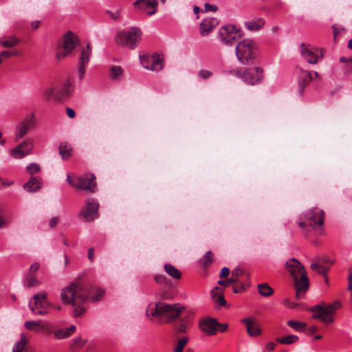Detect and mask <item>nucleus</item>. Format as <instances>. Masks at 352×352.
<instances>
[{
    "label": "nucleus",
    "mask_w": 352,
    "mask_h": 352,
    "mask_svg": "<svg viewBox=\"0 0 352 352\" xmlns=\"http://www.w3.org/2000/svg\"><path fill=\"white\" fill-rule=\"evenodd\" d=\"M104 296V291L100 288L91 287L88 289L77 283H72L63 289L60 294L62 301L74 307L75 317L81 316L85 312L83 305L89 299L96 302L101 300Z\"/></svg>",
    "instance_id": "nucleus-1"
},
{
    "label": "nucleus",
    "mask_w": 352,
    "mask_h": 352,
    "mask_svg": "<svg viewBox=\"0 0 352 352\" xmlns=\"http://www.w3.org/2000/svg\"><path fill=\"white\" fill-rule=\"evenodd\" d=\"M184 309L179 305L157 302L148 305L146 314L148 316L156 318L160 323H169L177 319Z\"/></svg>",
    "instance_id": "nucleus-2"
},
{
    "label": "nucleus",
    "mask_w": 352,
    "mask_h": 352,
    "mask_svg": "<svg viewBox=\"0 0 352 352\" xmlns=\"http://www.w3.org/2000/svg\"><path fill=\"white\" fill-rule=\"evenodd\" d=\"M286 269L294 278L296 298L300 299L308 290L309 283L307 272L302 264L296 258L289 260Z\"/></svg>",
    "instance_id": "nucleus-3"
},
{
    "label": "nucleus",
    "mask_w": 352,
    "mask_h": 352,
    "mask_svg": "<svg viewBox=\"0 0 352 352\" xmlns=\"http://www.w3.org/2000/svg\"><path fill=\"white\" fill-rule=\"evenodd\" d=\"M324 211L318 208H312L307 210L300 216L298 226L300 228H311L318 231L320 234L322 232L324 225Z\"/></svg>",
    "instance_id": "nucleus-4"
},
{
    "label": "nucleus",
    "mask_w": 352,
    "mask_h": 352,
    "mask_svg": "<svg viewBox=\"0 0 352 352\" xmlns=\"http://www.w3.org/2000/svg\"><path fill=\"white\" fill-rule=\"evenodd\" d=\"M341 305V302L337 300L331 304L316 305L310 308V311L313 313L314 319H320L328 325L334 322L333 316Z\"/></svg>",
    "instance_id": "nucleus-5"
},
{
    "label": "nucleus",
    "mask_w": 352,
    "mask_h": 352,
    "mask_svg": "<svg viewBox=\"0 0 352 352\" xmlns=\"http://www.w3.org/2000/svg\"><path fill=\"white\" fill-rule=\"evenodd\" d=\"M256 45L249 38L239 42L236 46L235 54L237 59L244 65H252L256 56Z\"/></svg>",
    "instance_id": "nucleus-6"
},
{
    "label": "nucleus",
    "mask_w": 352,
    "mask_h": 352,
    "mask_svg": "<svg viewBox=\"0 0 352 352\" xmlns=\"http://www.w3.org/2000/svg\"><path fill=\"white\" fill-rule=\"evenodd\" d=\"M142 32L137 27H133L129 32L121 31L116 36V42L122 46L134 49L141 40Z\"/></svg>",
    "instance_id": "nucleus-7"
},
{
    "label": "nucleus",
    "mask_w": 352,
    "mask_h": 352,
    "mask_svg": "<svg viewBox=\"0 0 352 352\" xmlns=\"http://www.w3.org/2000/svg\"><path fill=\"white\" fill-rule=\"evenodd\" d=\"M50 302L46 292H41L34 294L29 302L30 310L36 315H46L49 313Z\"/></svg>",
    "instance_id": "nucleus-8"
},
{
    "label": "nucleus",
    "mask_w": 352,
    "mask_h": 352,
    "mask_svg": "<svg viewBox=\"0 0 352 352\" xmlns=\"http://www.w3.org/2000/svg\"><path fill=\"white\" fill-rule=\"evenodd\" d=\"M241 36V30L235 25H226L221 27L218 32V39L226 45H232Z\"/></svg>",
    "instance_id": "nucleus-9"
},
{
    "label": "nucleus",
    "mask_w": 352,
    "mask_h": 352,
    "mask_svg": "<svg viewBox=\"0 0 352 352\" xmlns=\"http://www.w3.org/2000/svg\"><path fill=\"white\" fill-rule=\"evenodd\" d=\"M233 73L243 79L244 82L252 85L260 82L263 78V70L260 67L248 68L245 70H235Z\"/></svg>",
    "instance_id": "nucleus-10"
},
{
    "label": "nucleus",
    "mask_w": 352,
    "mask_h": 352,
    "mask_svg": "<svg viewBox=\"0 0 352 352\" xmlns=\"http://www.w3.org/2000/svg\"><path fill=\"white\" fill-rule=\"evenodd\" d=\"M300 53L304 59L309 64H316L324 57L322 48H316L305 43L300 45Z\"/></svg>",
    "instance_id": "nucleus-11"
},
{
    "label": "nucleus",
    "mask_w": 352,
    "mask_h": 352,
    "mask_svg": "<svg viewBox=\"0 0 352 352\" xmlns=\"http://www.w3.org/2000/svg\"><path fill=\"white\" fill-rule=\"evenodd\" d=\"M72 186L93 193L97 189L96 177L92 173H85L82 176L76 178V183L72 184Z\"/></svg>",
    "instance_id": "nucleus-12"
},
{
    "label": "nucleus",
    "mask_w": 352,
    "mask_h": 352,
    "mask_svg": "<svg viewBox=\"0 0 352 352\" xmlns=\"http://www.w3.org/2000/svg\"><path fill=\"white\" fill-rule=\"evenodd\" d=\"M99 203L95 199H87L85 201V206L80 212V217L85 221H94L98 217Z\"/></svg>",
    "instance_id": "nucleus-13"
},
{
    "label": "nucleus",
    "mask_w": 352,
    "mask_h": 352,
    "mask_svg": "<svg viewBox=\"0 0 352 352\" xmlns=\"http://www.w3.org/2000/svg\"><path fill=\"white\" fill-rule=\"evenodd\" d=\"M35 126L34 115L27 116L16 127L15 137L18 140L25 136Z\"/></svg>",
    "instance_id": "nucleus-14"
},
{
    "label": "nucleus",
    "mask_w": 352,
    "mask_h": 352,
    "mask_svg": "<svg viewBox=\"0 0 352 352\" xmlns=\"http://www.w3.org/2000/svg\"><path fill=\"white\" fill-rule=\"evenodd\" d=\"M33 149V141L28 139L23 141L14 148L11 150V155L16 159H21L23 157L32 153Z\"/></svg>",
    "instance_id": "nucleus-15"
},
{
    "label": "nucleus",
    "mask_w": 352,
    "mask_h": 352,
    "mask_svg": "<svg viewBox=\"0 0 352 352\" xmlns=\"http://www.w3.org/2000/svg\"><path fill=\"white\" fill-rule=\"evenodd\" d=\"M157 0H136L133 3L135 10L146 12L148 15H152L156 12Z\"/></svg>",
    "instance_id": "nucleus-16"
},
{
    "label": "nucleus",
    "mask_w": 352,
    "mask_h": 352,
    "mask_svg": "<svg viewBox=\"0 0 352 352\" xmlns=\"http://www.w3.org/2000/svg\"><path fill=\"white\" fill-rule=\"evenodd\" d=\"M91 55V47L89 43H87L86 47L82 49L78 61V75L80 78H82L85 75L86 66L89 63Z\"/></svg>",
    "instance_id": "nucleus-17"
},
{
    "label": "nucleus",
    "mask_w": 352,
    "mask_h": 352,
    "mask_svg": "<svg viewBox=\"0 0 352 352\" xmlns=\"http://www.w3.org/2000/svg\"><path fill=\"white\" fill-rule=\"evenodd\" d=\"M218 321L212 318L203 319L199 322L200 329L208 336H214L217 331Z\"/></svg>",
    "instance_id": "nucleus-18"
},
{
    "label": "nucleus",
    "mask_w": 352,
    "mask_h": 352,
    "mask_svg": "<svg viewBox=\"0 0 352 352\" xmlns=\"http://www.w3.org/2000/svg\"><path fill=\"white\" fill-rule=\"evenodd\" d=\"M241 322L245 325L247 333L250 337H257L262 333V331L254 318H245Z\"/></svg>",
    "instance_id": "nucleus-19"
},
{
    "label": "nucleus",
    "mask_w": 352,
    "mask_h": 352,
    "mask_svg": "<svg viewBox=\"0 0 352 352\" xmlns=\"http://www.w3.org/2000/svg\"><path fill=\"white\" fill-rule=\"evenodd\" d=\"M56 94L54 96V100L60 101L67 98L71 92V83L67 81L63 84L55 87Z\"/></svg>",
    "instance_id": "nucleus-20"
},
{
    "label": "nucleus",
    "mask_w": 352,
    "mask_h": 352,
    "mask_svg": "<svg viewBox=\"0 0 352 352\" xmlns=\"http://www.w3.org/2000/svg\"><path fill=\"white\" fill-rule=\"evenodd\" d=\"M79 40L73 32H67L64 37L63 47L64 50L67 52H72V51L78 44Z\"/></svg>",
    "instance_id": "nucleus-21"
},
{
    "label": "nucleus",
    "mask_w": 352,
    "mask_h": 352,
    "mask_svg": "<svg viewBox=\"0 0 352 352\" xmlns=\"http://www.w3.org/2000/svg\"><path fill=\"white\" fill-rule=\"evenodd\" d=\"M299 94L302 95V93L304 92L305 88L314 79V77L309 71L303 70L301 68L299 69Z\"/></svg>",
    "instance_id": "nucleus-22"
},
{
    "label": "nucleus",
    "mask_w": 352,
    "mask_h": 352,
    "mask_svg": "<svg viewBox=\"0 0 352 352\" xmlns=\"http://www.w3.org/2000/svg\"><path fill=\"white\" fill-rule=\"evenodd\" d=\"M216 18H208L204 19L200 24V34L201 36H207L211 32L217 25Z\"/></svg>",
    "instance_id": "nucleus-23"
},
{
    "label": "nucleus",
    "mask_w": 352,
    "mask_h": 352,
    "mask_svg": "<svg viewBox=\"0 0 352 352\" xmlns=\"http://www.w3.org/2000/svg\"><path fill=\"white\" fill-rule=\"evenodd\" d=\"M150 63V65H144V68L158 72L163 68L164 60L158 54H153L146 59Z\"/></svg>",
    "instance_id": "nucleus-24"
},
{
    "label": "nucleus",
    "mask_w": 352,
    "mask_h": 352,
    "mask_svg": "<svg viewBox=\"0 0 352 352\" xmlns=\"http://www.w3.org/2000/svg\"><path fill=\"white\" fill-rule=\"evenodd\" d=\"M42 186L41 179L38 177H32L23 185V188L28 192H36Z\"/></svg>",
    "instance_id": "nucleus-25"
},
{
    "label": "nucleus",
    "mask_w": 352,
    "mask_h": 352,
    "mask_svg": "<svg viewBox=\"0 0 352 352\" xmlns=\"http://www.w3.org/2000/svg\"><path fill=\"white\" fill-rule=\"evenodd\" d=\"M211 296L212 300L219 306H225L226 305V301L224 298L223 290L221 288L215 287L211 291Z\"/></svg>",
    "instance_id": "nucleus-26"
},
{
    "label": "nucleus",
    "mask_w": 352,
    "mask_h": 352,
    "mask_svg": "<svg viewBox=\"0 0 352 352\" xmlns=\"http://www.w3.org/2000/svg\"><path fill=\"white\" fill-rule=\"evenodd\" d=\"M76 329L75 325H71L69 328L55 331L54 332V336L55 338L58 340L67 338L75 332Z\"/></svg>",
    "instance_id": "nucleus-27"
},
{
    "label": "nucleus",
    "mask_w": 352,
    "mask_h": 352,
    "mask_svg": "<svg viewBox=\"0 0 352 352\" xmlns=\"http://www.w3.org/2000/svg\"><path fill=\"white\" fill-rule=\"evenodd\" d=\"M20 40L15 36H3L0 39V44L3 47L10 48L19 45Z\"/></svg>",
    "instance_id": "nucleus-28"
},
{
    "label": "nucleus",
    "mask_w": 352,
    "mask_h": 352,
    "mask_svg": "<svg viewBox=\"0 0 352 352\" xmlns=\"http://www.w3.org/2000/svg\"><path fill=\"white\" fill-rule=\"evenodd\" d=\"M265 24V21L262 18L255 19L252 21H248L245 23V25L249 30H258Z\"/></svg>",
    "instance_id": "nucleus-29"
},
{
    "label": "nucleus",
    "mask_w": 352,
    "mask_h": 352,
    "mask_svg": "<svg viewBox=\"0 0 352 352\" xmlns=\"http://www.w3.org/2000/svg\"><path fill=\"white\" fill-rule=\"evenodd\" d=\"M164 271L173 278L179 280L182 277V272L172 264L166 263L164 266Z\"/></svg>",
    "instance_id": "nucleus-30"
},
{
    "label": "nucleus",
    "mask_w": 352,
    "mask_h": 352,
    "mask_svg": "<svg viewBox=\"0 0 352 352\" xmlns=\"http://www.w3.org/2000/svg\"><path fill=\"white\" fill-rule=\"evenodd\" d=\"M257 288L259 294L263 297H269L274 294L273 288L266 283L258 284Z\"/></svg>",
    "instance_id": "nucleus-31"
},
{
    "label": "nucleus",
    "mask_w": 352,
    "mask_h": 352,
    "mask_svg": "<svg viewBox=\"0 0 352 352\" xmlns=\"http://www.w3.org/2000/svg\"><path fill=\"white\" fill-rule=\"evenodd\" d=\"M28 342V340L25 334L21 335L20 340L18 341L12 349V352H22Z\"/></svg>",
    "instance_id": "nucleus-32"
},
{
    "label": "nucleus",
    "mask_w": 352,
    "mask_h": 352,
    "mask_svg": "<svg viewBox=\"0 0 352 352\" xmlns=\"http://www.w3.org/2000/svg\"><path fill=\"white\" fill-rule=\"evenodd\" d=\"M87 343V340H83L80 336H78L72 340L69 344V349L72 351H78L83 347Z\"/></svg>",
    "instance_id": "nucleus-33"
},
{
    "label": "nucleus",
    "mask_w": 352,
    "mask_h": 352,
    "mask_svg": "<svg viewBox=\"0 0 352 352\" xmlns=\"http://www.w3.org/2000/svg\"><path fill=\"white\" fill-rule=\"evenodd\" d=\"M287 324L288 326L292 327L293 329H294L296 331L298 332H303L306 329L307 327V323L300 322L298 320H288L287 322Z\"/></svg>",
    "instance_id": "nucleus-34"
},
{
    "label": "nucleus",
    "mask_w": 352,
    "mask_h": 352,
    "mask_svg": "<svg viewBox=\"0 0 352 352\" xmlns=\"http://www.w3.org/2000/svg\"><path fill=\"white\" fill-rule=\"evenodd\" d=\"M72 148L67 144H60L59 146V153L63 160H66L72 155Z\"/></svg>",
    "instance_id": "nucleus-35"
},
{
    "label": "nucleus",
    "mask_w": 352,
    "mask_h": 352,
    "mask_svg": "<svg viewBox=\"0 0 352 352\" xmlns=\"http://www.w3.org/2000/svg\"><path fill=\"white\" fill-rule=\"evenodd\" d=\"M213 261V254L211 251H207L204 256L199 260L201 265L204 267H206L210 265Z\"/></svg>",
    "instance_id": "nucleus-36"
},
{
    "label": "nucleus",
    "mask_w": 352,
    "mask_h": 352,
    "mask_svg": "<svg viewBox=\"0 0 352 352\" xmlns=\"http://www.w3.org/2000/svg\"><path fill=\"white\" fill-rule=\"evenodd\" d=\"M298 340V337L295 335H288L283 338H276V341L283 344H292Z\"/></svg>",
    "instance_id": "nucleus-37"
},
{
    "label": "nucleus",
    "mask_w": 352,
    "mask_h": 352,
    "mask_svg": "<svg viewBox=\"0 0 352 352\" xmlns=\"http://www.w3.org/2000/svg\"><path fill=\"white\" fill-rule=\"evenodd\" d=\"M25 327L27 329L30 331H40L45 329L44 326L41 324L39 322L32 320L26 321L25 322Z\"/></svg>",
    "instance_id": "nucleus-38"
},
{
    "label": "nucleus",
    "mask_w": 352,
    "mask_h": 352,
    "mask_svg": "<svg viewBox=\"0 0 352 352\" xmlns=\"http://www.w3.org/2000/svg\"><path fill=\"white\" fill-rule=\"evenodd\" d=\"M123 73V70L120 66H112L110 69L109 76L113 80L119 79Z\"/></svg>",
    "instance_id": "nucleus-39"
},
{
    "label": "nucleus",
    "mask_w": 352,
    "mask_h": 352,
    "mask_svg": "<svg viewBox=\"0 0 352 352\" xmlns=\"http://www.w3.org/2000/svg\"><path fill=\"white\" fill-rule=\"evenodd\" d=\"M188 341V338L187 336H183L180 339L178 340L177 344L174 349L175 352H182L184 348Z\"/></svg>",
    "instance_id": "nucleus-40"
},
{
    "label": "nucleus",
    "mask_w": 352,
    "mask_h": 352,
    "mask_svg": "<svg viewBox=\"0 0 352 352\" xmlns=\"http://www.w3.org/2000/svg\"><path fill=\"white\" fill-rule=\"evenodd\" d=\"M311 268L314 271H316V272L322 275H325L329 269L328 267H324L318 263H312L311 265Z\"/></svg>",
    "instance_id": "nucleus-41"
},
{
    "label": "nucleus",
    "mask_w": 352,
    "mask_h": 352,
    "mask_svg": "<svg viewBox=\"0 0 352 352\" xmlns=\"http://www.w3.org/2000/svg\"><path fill=\"white\" fill-rule=\"evenodd\" d=\"M25 169L30 175H34L41 170V167L38 164L31 163L26 166Z\"/></svg>",
    "instance_id": "nucleus-42"
},
{
    "label": "nucleus",
    "mask_w": 352,
    "mask_h": 352,
    "mask_svg": "<svg viewBox=\"0 0 352 352\" xmlns=\"http://www.w3.org/2000/svg\"><path fill=\"white\" fill-rule=\"evenodd\" d=\"M188 327V321L186 319H182L177 324L175 329L178 333H182L186 331Z\"/></svg>",
    "instance_id": "nucleus-43"
},
{
    "label": "nucleus",
    "mask_w": 352,
    "mask_h": 352,
    "mask_svg": "<svg viewBox=\"0 0 352 352\" xmlns=\"http://www.w3.org/2000/svg\"><path fill=\"white\" fill-rule=\"evenodd\" d=\"M26 285L28 287H37L40 285V282L36 279V276L31 275L25 278Z\"/></svg>",
    "instance_id": "nucleus-44"
},
{
    "label": "nucleus",
    "mask_w": 352,
    "mask_h": 352,
    "mask_svg": "<svg viewBox=\"0 0 352 352\" xmlns=\"http://www.w3.org/2000/svg\"><path fill=\"white\" fill-rule=\"evenodd\" d=\"M56 94V90L54 88H49L45 91L43 94V98L45 100H50L51 99L54 100V96Z\"/></svg>",
    "instance_id": "nucleus-45"
},
{
    "label": "nucleus",
    "mask_w": 352,
    "mask_h": 352,
    "mask_svg": "<svg viewBox=\"0 0 352 352\" xmlns=\"http://www.w3.org/2000/svg\"><path fill=\"white\" fill-rule=\"evenodd\" d=\"M236 282V278H234L233 277V276H232L230 278H228L226 280H219L218 284L220 285H223L224 287H228L230 285L235 283Z\"/></svg>",
    "instance_id": "nucleus-46"
},
{
    "label": "nucleus",
    "mask_w": 352,
    "mask_h": 352,
    "mask_svg": "<svg viewBox=\"0 0 352 352\" xmlns=\"http://www.w3.org/2000/svg\"><path fill=\"white\" fill-rule=\"evenodd\" d=\"M155 281L158 284H166V278L163 274H156L154 276Z\"/></svg>",
    "instance_id": "nucleus-47"
},
{
    "label": "nucleus",
    "mask_w": 352,
    "mask_h": 352,
    "mask_svg": "<svg viewBox=\"0 0 352 352\" xmlns=\"http://www.w3.org/2000/svg\"><path fill=\"white\" fill-rule=\"evenodd\" d=\"M212 73L208 70L201 69L199 72V76L203 79H207L212 76Z\"/></svg>",
    "instance_id": "nucleus-48"
},
{
    "label": "nucleus",
    "mask_w": 352,
    "mask_h": 352,
    "mask_svg": "<svg viewBox=\"0 0 352 352\" xmlns=\"http://www.w3.org/2000/svg\"><path fill=\"white\" fill-rule=\"evenodd\" d=\"M233 292L235 294L241 293L245 290V287L243 283H238L234 285L232 288Z\"/></svg>",
    "instance_id": "nucleus-49"
},
{
    "label": "nucleus",
    "mask_w": 352,
    "mask_h": 352,
    "mask_svg": "<svg viewBox=\"0 0 352 352\" xmlns=\"http://www.w3.org/2000/svg\"><path fill=\"white\" fill-rule=\"evenodd\" d=\"M204 9L206 12H216L217 10V7L215 5H211L206 3L204 6Z\"/></svg>",
    "instance_id": "nucleus-50"
},
{
    "label": "nucleus",
    "mask_w": 352,
    "mask_h": 352,
    "mask_svg": "<svg viewBox=\"0 0 352 352\" xmlns=\"http://www.w3.org/2000/svg\"><path fill=\"white\" fill-rule=\"evenodd\" d=\"M283 303L285 306L288 307L289 308H295L298 304L295 302H292L288 298H285L283 300Z\"/></svg>",
    "instance_id": "nucleus-51"
},
{
    "label": "nucleus",
    "mask_w": 352,
    "mask_h": 352,
    "mask_svg": "<svg viewBox=\"0 0 352 352\" xmlns=\"http://www.w3.org/2000/svg\"><path fill=\"white\" fill-rule=\"evenodd\" d=\"M243 272L241 269L237 267L232 271V276H233L234 278H236V281H238V277L242 275Z\"/></svg>",
    "instance_id": "nucleus-52"
},
{
    "label": "nucleus",
    "mask_w": 352,
    "mask_h": 352,
    "mask_svg": "<svg viewBox=\"0 0 352 352\" xmlns=\"http://www.w3.org/2000/svg\"><path fill=\"white\" fill-rule=\"evenodd\" d=\"M230 274V269L228 267H223L222 268L221 272H220V277L221 278H226Z\"/></svg>",
    "instance_id": "nucleus-53"
},
{
    "label": "nucleus",
    "mask_w": 352,
    "mask_h": 352,
    "mask_svg": "<svg viewBox=\"0 0 352 352\" xmlns=\"http://www.w3.org/2000/svg\"><path fill=\"white\" fill-rule=\"evenodd\" d=\"M228 329V324L226 323H222L217 325V331L219 330L220 332H225Z\"/></svg>",
    "instance_id": "nucleus-54"
},
{
    "label": "nucleus",
    "mask_w": 352,
    "mask_h": 352,
    "mask_svg": "<svg viewBox=\"0 0 352 352\" xmlns=\"http://www.w3.org/2000/svg\"><path fill=\"white\" fill-rule=\"evenodd\" d=\"M58 222V217H52L50 220L49 225L51 228H54L57 225Z\"/></svg>",
    "instance_id": "nucleus-55"
},
{
    "label": "nucleus",
    "mask_w": 352,
    "mask_h": 352,
    "mask_svg": "<svg viewBox=\"0 0 352 352\" xmlns=\"http://www.w3.org/2000/svg\"><path fill=\"white\" fill-rule=\"evenodd\" d=\"M39 267H40V265L38 263H33L30 267V272L34 273V272H36L39 269Z\"/></svg>",
    "instance_id": "nucleus-56"
},
{
    "label": "nucleus",
    "mask_w": 352,
    "mask_h": 352,
    "mask_svg": "<svg viewBox=\"0 0 352 352\" xmlns=\"http://www.w3.org/2000/svg\"><path fill=\"white\" fill-rule=\"evenodd\" d=\"M149 57H151V56H140L141 63H142V66L144 67V65H150L151 62H149L148 60H146Z\"/></svg>",
    "instance_id": "nucleus-57"
},
{
    "label": "nucleus",
    "mask_w": 352,
    "mask_h": 352,
    "mask_svg": "<svg viewBox=\"0 0 352 352\" xmlns=\"http://www.w3.org/2000/svg\"><path fill=\"white\" fill-rule=\"evenodd\" d=\"M70 52H67L65 50H64V51L59 52L58 53H57V55H56L57 58L58 60L63 59Z\"/></svg>",
    "instance_id": "nucleus-58"
},
{
    "label": "nucleus",
    "mask_w": 352,
    "mask_h": 352,
    "mask_svg": "<svg viewBox=\"0 0 352 352\" xmlns=\"http://www.w3.org/2000/svg\"><path fill=\"white\" fill-rule=\"evenodd\" d=\"M94 258V248H90L88 250V258L91 262H93Z\"/></svg>",
    "instance_id": "nucleus-59"
},
{
    "label": "nucleus",
    "mask_w": 352,
    "mask_h": 352,
    "mask_svg": "<svg viewBox=\"0 0 352 352\" xmlns=\"http://www.w3.org/2000/svg\"><path fill=\"white\" fill-rule=\"evenodd\" d=\"M66 111H67V116L69 118H74L76 116V113L75 111H74V109H71V108H69L67 107L66 109Z\"/></svg>",
    "instance_id": "nucleus-60"
},
{
    "label": "nucleus",
    "mask_w": 352,
    "mask_h": 352,
    "mask_svg": "<svg viewBox=\"0 0 352 352\" xmlns=\"http://www.w3.org/2000/svg\"><path fill=\"white\" fill-rule=\"evenodd\" d=\"M348 282H349V285H348L347 289L349 291H352V271L349 274Z\"/></svg>",
    "instance_id": "nucleus-61"
},
{
    "label": "nucleus",
    "mask_w": 352,
    "mask_h": 352,
    "mask_svg": "<svg viewBox=\"0 0 352 352\" xmlns=\"http://www.w3.org/2000/svg\"><path fill=\"white\" fill-rule=\"evenodd\" d=\"M275 346L276 344L274 343V342H268L266 346H265V349L267 350V351H273L275 348Z\"/></svg>",
    "instance_id": "nucleus-62"
},
{
    "label": "nucleus",
    "mask_w": 352,
    "mask_h": 352,
    "mask_svg": "<svg viewBox=\"0 0 352 352\" xmlns=\"http://www.w3.org/2000/svg\"><path fill=\"white\" fill-rule=\"evenodd\" d=\"M340 61L342 63H352V55L349 57H341Z\"/></svg>",
    "instance_id": "nucleus-63"
},
{
    "label": "nucleus",
    "mask_w": 352,
    "mask_h": 352,
    "mask_svg": "<svg viewBox=\"0 0 352 352\" xmlns=\"http://www.w3.org/2000/svg\"><path fill=\"white\" fill-rule=\"evenodd\" d=\"M39 25H40L39 21H34L32 22V23H31V26L33 30L38 29Z\"/></svg>",
    "instance_id": "nucleus-64"
}]
</instances>
